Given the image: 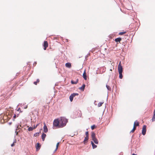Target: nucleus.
Here are the masks:
<instances>
[{"label":"nucleus","instance_id":"1a4fd4ad","mask_svg":"<svg viewBox=\"0 0 155 155\" xmlns=\"http://www.w3.org/2000/svg\"><path fill=\"white\" fill-rule=\"evenodd\" d=\"M65 66L68 68H70L71 67V65L70 63H67L65 64Z\"/></svg>","mask_w":155,"mask_h":155},{"label":"nucleus","instance_id":"a878e982","mask_svg":"<svg viewBox=\"0 0 155 155\" xmlns=\"http://www.w3.org/2000/svg\"><path fill=\"white\" fill-rule=\"evenodd\" d=\"M59 142H58L57 144H56V148L54 151L55 152L58 149V146H59Z\"/></svg>","mask_w":155,"mask_h":155},{"label":"nucleus","instance_id":"2eb2a0df","mask_svg":"<svg viewBox=\"0 0 155 155\" xmlns=\"http://www.w3.org/2000/svg\"><path fill=\"white\" fill-rule=\"evenodd\" d=\"M85 87V84H83L82 86L79 88V89L82 91H84V89Z\"/></svg>","mask_w":155,"mask_h":155},{"label":"nucleus","instance_id":"4be33fe9","mask_svg":"<svg viewBox=\"0 0 155 155\" xmlns=\"http://www.w3.org/2000/svg\"><path fill=\"white\" fill-rule=\"evenodd\" d=\"M40 81V80H39V79H38L37 80V81H35V82H34V84L35 85H37V83H38Z\"/></svg>","mask_w":155,"mask_h":155},{"label":"nucleus","instance_id":"473e14b6","mask_svg":"<svg viewBox=\"0 0 155 155\" xmlns=\"http://www.w3.org/2000/svg\"><path fill=\"white\" fill-rule=\"evenodd\" d=\"M132 155H137V154H135L134 153H133Z\"/></svg>","mask_w":155,"mask_h":155},{"label":"nucleus","instance_id":"0eeeda50","mask_svg":"<svg viewBox=\"0 0 155 155\" xmlns=\"http://www.w3.org/2000/svg\"><path fill=\"white\" fill-rule=\"evenodd\" d=\"M43 46L44 47V49L46 50L48 46V43L47 41H44Z\"/></svg>","mask_w":155,"mask_h":155},{"label":"nucleus","instance_id":"393cba45","mask_svg":"<svg viewBox=\"0 0 155 155\" xmlns=\"http://www.w3.org/2000/svg\"><path fill=\"white\" fill-rule=\"evenodd\" d=\"M104 103V102H99L98 104V107H101L102 104Z\"/></svg>","mask_w":155,"mask_h":155},{"label":"nucleus","instance_id":"423d86ee","mask_svg":"<svg viewBox=\"0 0 155 155\" xmlns=\"http://www.w3.org/2000/svg\"><path fill=\"white\" fill-rule=\"evenodd\" d=\"M146 126L144 125L143 126L142 130V134L143 135H144L146 132Z\"/></svg>","mask_w":155,"mask_h":155},{"label":"nucleus","instance_id":"b1692460","mask_svg":"<svg viewBox=\"0 0 155 155\" xmlns=\"http://www.w3.org/2000/svg\"><path fill=\"white\" fill-rule=\"evenodd\" d=\"M136 127H135L134 126L132 130L130 131V133H134L135 130L136 129Z\"/></svg>","mask_w":155,"mask_h":155},{"label":"nucleus","instance_id":"c85d7f7f","mask_svg":"<svg viewBox=\"0 0 155 155\" xmlns=\"http://www.w3.org/2000/svg\"><path fill=\"white\" fill-rule=\"evenodd\" d=\"M19 129V126L18 125L17 127V128H16V130L15 131V132L16 133V134L17 135L18 134V132L17 131V130Z\"/></svg>","mask_w":155,"mask_h":155},{"label":"nucleus","instance_id":"4468645a","mask_svg":"<svg viewBox=\"0 0 155 155\" xmlns=\"http://www.w3.org/2000/svg\"><path fill=\"white\" fill-rule=\"evenodd\" d=\"M83 78L85 80H87V76H86V73L85 71H84V73L83 74Z\"/></svg>","mask_w":155,"mask_h":155},{"label":"nucleus","instance_id":"7ed1b4c3","mask_svg":"<svg viewBox=\"0 0 155 155\" xmlns=\"http://www.w3.org/2000/svg\"><path fill=\"white\" fill-rule=\"evenodd\" d=\"M53 128L55 127H57L58 128L60 127V124L59 122V119H57L54 120L53 123Z\"/></svg>","mask_w":155,"mask_h":155},{"label":"nucleus","instance_id":"bb28decb","mask_svg":"<svg viewBox=\"0 0 155 155\" xmlns=\"http://www.w3.org/2000/svg\"><path fill=\"white\" fill-rule=\"evenodd\" d=\"M96 126L95 125H92L91 127V129L92 130H94V128H96Z\"/></svg>","mask_w":155,"mask_h":155},{"label":"nucleus","instance_id":"5701e85b","mask_svg":"<svg viewBox=\"0 0 155 155\" xmlns=\"http://www.w3.org/2000/svg\"><path fill=\"white\" fill-rule=\"evenodd\" d=\"M35 128H34V127H29L28 129V130L29 131H32L33 129H35Z\"/></svg>","mask_w":155,"mask_h":155},{"label":"nucleus","instance_id":"c756f323","mask_svg":"<svg viewBox=\"0 0 155 155\" xmlns=\"http://www.w3.org/2000/svg\"><path fill=\"white\" fill-rule=\"evenodd\" d=\"M39 123L37 124L35 126V127H34V128L35 129L39 125Z\"/></svg>","mask_w":155,"mask_h":155},{"label":"nucleus","instance_id":"6e6552de","mask_svg":"<svg viewBox=\"0 0 155 155\" xmlns=\"http://www.w3.org/2000/svg\"><path fill=\"white\" fill-rule=\"evenodd\" d=\"M44 131L45 133H47L48 131V129L45 123H44Z\"/></svg>","mask_w":155,"mask_h":155},{"label":"nucleus","instance_id":"412c9836","mask_svg":"<svg viewBox=\"0 0 155 155\" xmlns=\"http://www.w3.org/2000/svg\"><path fill=\"white\" fill-rule=\"evenodd\" d=\"M126 33H127L126 31L120 32L119 33V35H122L124 34H126Z\"/></svg>","mask_w":155,"mask_h":155},{"label":"nucleus","instance_id":"dca6fc26","mask_svg":"<svg viewBox=\"0 0 155 155\" xmlns=\"http://www.w3.org/2000/svg\"><path fill=\"white\" fill-rule=\"evenodd\" d=\"M46 134L44 133H43L42 135V139L43 141H44L45 140V138L46 137Z\"/></svg>","mask_w":155,"mask_h":155},{"label":"nucleus","instance_id":"f3484780","mask_svg":"<svg viewBox=\"0 0 155 155\" xmlns=\"http://www.w3.org/2000/svg\"><path fill=\"white\" fill-rule=\"evenodd\" d=\"M154 114L152 119V121L153 122L155 121V108L154 111Z\"/></svg>","mask_w":155,"mask_h":155},{"label":"nucleus","instance_id":"39448f33","mask_svg":"<svg viewBox=\"0 0 155 155\" xmlns=\"http://www.w3.org/2000/svg\"><path fill=\"white\" fill-rule=\"evenodd\" d=\"M78 95V93H73L69 97V99L71 102H72L73 100V98L76 95Z\"/></svg>","mask_w":155,"mask_h":155},{"label":"nucleus","instance_id":"9d476101","mask_svg":"<svg viewBox=\"0 0 155 155\" xmlns=\"http://www.w3.org/2000/svg\"><path fill=\"white\" fill-rule=\"evenodd\" d=\"M139 126V123L137 121V120L135 121L134 124V126L136 127L137 126Z\"/></svg>","mask_w":155,"mask_h":155},{"label":"nucleus","instance_id":"f257e3e1","mask_svg":"<svg viewBox=\"0 0 155 155\" xmlns=\"http://www.w3.org/2000/svg\"><path fill=\"white\" fill-rule=\"evenodd\" d=\"M59 119L60 127L62 128L65 126L67 122V120L64 117H61Z\"/></svg>","mask_w":155,"mask_h":155},{"label":"nucleus","instance_id":"f8f14e48","mask_svg":"<svg viewBox=\"0 0 155 155\" xmlns=\"http://www.w3.org/2000/svg\"><path fill=\"white\" fill-rule=\"evenodd\" d=\"M91 137L92 140L93 139L96 138L95 134L94 132H93L91 133Z\"/></svg>","mask_w":155,"mask_h":155},{"label":"nucleus","instance_id":"7c9ffc66","mask_svg":"<svg viewBox=\"0 0 155 155\" xmlns=\"http://www.w3.org/2000/svg\"><path fill=\"white\" fill-rule=\"evenodd\" d=\"M15 145V144H14V143H13L12 144H11V146L12 147H13V146H14Z\"/></svg>","mask_w":155,"mask_h":155},{"label":"nucleus","instance_id":"6ab92c4d","mask_svg":"<svg viewBox=\"0 0 155 155\" xmlns=\"http://www.w3.org/2000/svg\"><path fill=\"white\" fill-rule=\"evenodd\" d=\"M91 144H92L93 148L94 149L97 147V146L95 145L92 141H91Z\"/></svg>","mask_w":155,"mask_h":155},{"label":"nucleus","instance_id":"ddd939ff","mask_svg":"<svg viewBox=\"0 0 155 155\" xmlns=\"http://www.w3.org/2000/svg\"><path fill=\"white\" fill-rule=\"evenodd\" d=\"M121 40L122 39H121V38H117L115 39V41L116 42H120L121 41Z\"/></svg>","mask_w":155,"mask_h":155},{"label":"nucleus","instance_id":"a211bd4d","mask_svg":"<svg viewBox=\"0 0 155 155\" xmlns=\"http://www.w3.org/2000/svg\"><path fill=\"white\" fill-rule=\"evenodd\" d=\"M92 140L94 141V142L96 144H98V141L97 139L95 138L92 139Z\"/></svg>","mask_w":155,"mask_h":155},{"label":"nucleus","instance_id":"20e7f679","mask_svg":"<svg viewBox=\"0 0 155 155\" xmlns=\"http://www.w3.org/2000/svg\"><path fill=\"white\" fill-rule=\"evenodd\" d=\"M86 137H85L84 140L83 142L84 144H86L88 141L89 139V133L88 131H87L85 133Z\"/></svg>","mask_w":155,"mask_h":155},{"label":"nucleus","instance_id":"cd10ccee","mask_svg":"<svg viewBox=\"0 0 155 155\" xmlns=\"http://www.w3.org/2000/svg\"><path fill=\"white\" fill-rule=\"evenodd\" d=\"M106 87H107V89H108V90H109V91L111 90V88L109 86H108V85H106Z\"/></svg>","mask_w":155,"mask_h":155},{"label":"nucleus","instance_id":"f03ea898","mask_svg":"<svg viewBox=\"0 0 155 155\" xmlns=\"http://www.w3.org/2000/svg\"><path fill=\"white\" fill-rule=\"evenodd\" d=\"M118 70L119 74V78L120 79H122L123 78V75L122 74L123 72V68L121 65V63L120 61V62L118 64Z\"/></svg>","mask_w":155,"mask_h":155},{"label":"nucleus","instance_id":"9b49d317","mask_svg":"<svg viewBox=\"0 0 155 155\" xmlns=\"http://www.w3.org/2000/svg\"><path fill=\"white\" fill-rule=\"evenodd\" d=\"M41 147V145L40 144L38 143L37 144L36 146V149L37 150H38Z\"/></svg>","mask_w":155,"mask_h":155},{"label":"nucleus","instance_id":"aec40b11","mask_svg":"<svg viewBox=\"0 0 155 155\" xmlns=\"http://www.w3.org/2000/svg\"><path fill=\"white\" fill-rule=\"evenodd\" d=\"M78 82V79H77L76 81H71V83L73 84H76Z\"/></svg>","mask_w":155,"mask_h":155},{"label":"nucleus","instance_id":"2f4dec72","mask_svg":"<svg viewBox=\"0 0 155 155\" xmlns=\"http://www.w3.org/2000/svg\"><path fill=\"white\" fill-rule=\"evenodd\" d=\"M16 117V115L15 114V115H14V116L13 117H14V118H15Z\"/></svg>","mask_w":155,"mask_h":155}]
</instances>
